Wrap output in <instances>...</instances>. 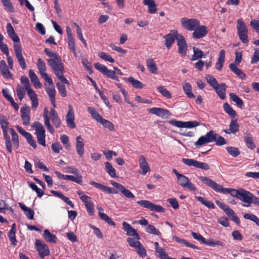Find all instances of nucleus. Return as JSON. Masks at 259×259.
Returning a JSON list of instances; mask_svg holds the SVG:
<instances>
[{"label":"nucleus","instance_id":"nucleus-50","mask_svg":"<svg viewBox=\"0 0 259 259\" xmlns=\"http://www.w3.org/2000/svg\"><path fill=\"white\" fill-rule=\"evenodd\" d=\"M226 150L227 152L232 156L234 157H236L240 154V152L238 148L233 147V146H229L226 148Z\"/></svg>","mask_w":259,"mask_h":259},{"label":"nucleus","instance_id":"nucleus-32","mask_svg":"<svg viewBox=\"0 0 259 259\" xmlns=\"http://www.w3.org/2000/svg\"><path fill=\"white\" fill-rule=\"evenodd\" d=\"M44 238L47 242L56 244L57 241V237L55 235L52 234L48 229H45L44 231Z\"/></svg>","mask_w":259,"mask_h":259},{"label":"nucleus","instance_id":"nucleus-54","mask_svg":"<svg viewBox=\"0 0 259 259\" xmlns=\"http://www.w3.org/2000/svg\"><path fill=\"white\" fill-rule=\"evenodd\" d=\"M204 244L207 245L211 247H214L216 245L223 246V243L219 240H214L212 239L206 240L205 239Z\"/></svg>","mask_w":259,"mask_h":259},{"label":"nucleus","instance_id":"nucleus-40","mask_svg":"<svg viewBox=\"0 0 259 259\" xmlns=\"http://www.w3.org/2000/svg\"><path fill=\"white\" fill-rule=\"evenodd\" d=\"M196 199L202 204L210 209H214L215 205L213 203L210 201L207 200L206 198L201 196H195Z\"/></svg>","mask_w":259,"mask_h":259},{"label":"nucleus","instance_id":"nucleus-64","mask_svg":"<svg viewBox=\"0 0 259 259\" xmlns=\"http://www.w3.org/2000/svg\"><path fill=\"white\" fill-rule=\"evenodd\" d=\"M250 25L256 32H259V20L252 19L250 21Z\"/></svg>","mask_w":259,"mask_h":259},{"label":"nucleus","instance_id":"nucleus-53","mask_svg":"<svg viewBox=\"0 0 259 259\" xmlns=\"http://www.w3.org/2000/svg\"><path fill=\"white\" fill-rule=\"evenodd\" d=\"M206 79L207 82L213 88H214L216 86H218L220 84L217 79L212 75H207L206 76Z\"/></svg>","mask_w":259,"mask_h":259},{"label":"nucleus","instance_id":"nucleus-15","mask_svg":"<svg viewBox=\"0 0 259 259\" xmlns=\"http://www.w3.org/2000/svg\"><path fill=\"white\" fill-rule=\"evenodd\" d=\"M67 126L71 128H75L76 124L74 121L75 115L73 106L68 105V111L65 117Z\"/></svg>","mask_w":259,"mask_h":259},{"label":"nucleus","instance_id":"nucleus-5","mask_svg":"<svg viewBox=\"0 0 259 259\" xmlns=\"http://www.w3.org/2000/svg\"><path fill=\"white\" fill-rule=\"evenodd\" d=\"M237 29L240 40L243 44H247L249 41L247 35L248 29L245 23L241 19H239L237 21Z\"/></svg>","mask_w":259,"mask_h":259},{"label":"nucleus","instance_id":"nucleus-9","mask_svg":"<svg viewBox=\"0 0 259 259\" xmlns=\"http://www.w3.org/2000/svg\"><path fill=\"white\" fill-rule=\"evenodd\" d=\"M182 161L184 164L188 166H193L195 167L204 170H208L210 169V166L207 163L197 161L193 159L183 158Z\"/></svg>","mask_w":259,"mask_h":259},{"label":"nucleus","instance_id":"nucleus-57","mask_svg":"<svg viewBox=\"0 0 259 259\" xmlns=\"http://www.w3.org/2000/svg\"><path fill=\"white\" fill-rule=\"evenodd\" d=\"M98 56L103 60L108 61L110 63L114 62V59L111 57V55L105 52H100L98 54Z\"/></svg>","mask_w":259,"mask_h":259},{"label":"nucleus","instance_id":"nucleus-16","mask_svg":"<svg viewBox=\"0 0 259 259\" xmlns=\"http://www.w3.org/2000/svg\"><path fill=\"white\" fill-rule=\"evenodd\" d=\"M198 179L204 184L212 189L214 191L219 192L222 185L218 184L209 178L207 177L199 176Z\"/></svg>","mask_w":259,"mask_h":259},{"label":"nucleus","instance_id":"nucleus-3","mask_svg":"<svg viewBox=\"0 0 259 259\" xmlns=\"http://www.w3.org/2000/svg\"><path fill=\"white\" fill-rule=\"evenodd\" d=\"M88 111L94 119L101 124L105 128H108L110 131L114 130V125L113 123L109 120L104 119L94 107H89L88 108Z\"/></svg>","mask_w":259,"mask_h":259},{"label":"nucleus","instance_id":"nucleus-62","mask_svg":"<svg viewBox=\"0 0 259 259\" xmlns=\"http://www.w3.org/2000/svg\"><path fill=\"white\" fill-rule=\"evenodd\" d=\"M60 140L61 142L63 144L65 147L67 149H70V144L69 143V138L66 135H63L61 136Z\"/></svg>","mask_w":259,"mask_h":259},{"label":"nucleus","instance_id":"nucleus-33","mask_svg":"<svg viewBox=\"0 0 259 259\" xmlns=\"http://www.w3.org/2000/svg\"><path fill=\"white\" fill-rule=\"evenodd\" d=\"M225 60V51L224 50H221L219 53V58L215 63V67L218 70H221L222 69Z\"/></svg>","mask_w":259,"mask_h":259},{"label":"nucleus","instance_id":"nucleus-28","mask_svg":"<svg viewBox=\"0 0 259 259\" xmlns=\"http://www.w3.org/2000/svg\"><path fill=\"white\" fill-rule=\"evenodd\" d=\"M244 138V142L248 149L253 150L256 147L255 144L253 140L252 136L249 133H245Z\"/></svg>","mask_w":259,"mask_h":259},{"label":"nucleus","instance_id":"nucleus-21","mask_svg":"<svg viewBox=\"0 0 259 259\" xmlns=\"http://www.w3.org/2000/svg\"><path fill=\"white\" fill-rule=\"evenodd\" d=\"M208 33L207 28L205 25H200L197 27L192 33V36L196 39H200L203 38Z\"/></svg>","mask_w":259,"mask_h":259},{"label":"nucleus","instance_id":"nucleus-7","mask_svg":"<svg viewBox=\"0 0 259 259\" xmlns=\"http://www.w3.org/2000/svg\"><path fill=\"white\" fill-rule=\"evenodd\" d=\"M217 137V134L213 131H210L205 136L200 137L195 142L194 145L196 146H201L205 144L214 142L215 138Z\"/></svg>","mask_w":259,"mask_h":259},{"label":"nucleus","instance_id":"nucleus-58","mask_svg":"<svg viewBox=\"0 0 259 259\" xmlns=\"http://www.w3.org/2000/svg\"><path fill=\"white\" fill-rule=\"evenodd\" d=\"M136 251L139 256L144 257L147 255L146 249L144 248L143 245L141 243V245H138L136 248Z\"/></svg>","mask_w":259,"mask_h":259},{"label":"nucleus","instance_id":"nucleus-18","mask_svg":"<svg viewBox=\"0 0 259 259\" xmlns=\"http://www.w3.org/2000/svg\"><path fill=\"white\" fill-rule=\"evenodd\" d=\"M14 48L16 56L18 59V62L21 68L23 70L25 69L26 68V64L25 62V60L22 56L21 45H19L18 44L14 45Z\"/></svg>","mask_w":259,"mask_h":259},{"label":"nucleus","instance_id":"nucleus-48","mask_svg":"<svg viewBox=\"0 0 259 259\" xmlns=\"http://www.w3.org/2000/svg\"><path fill=\"white\" fill-rule=\"evenodd\" d=\"M50 87L46 89V92L49 97L50 99L55 98L56 96V90L55 87L53 84V82L52 83H49Z\"/></svg>","mask_w":259,"mask_h":259},{"label":"nucleus","instance_id":"nucleus-13","mask_svg":"<svg viewBox=\"0 0 259 259\" xmlns=\"http://www.w3.org/2000/svg\"><path fill=\"white\" fill-rule=\"evenodd\" d=\"M37 67L41 77L48 83H52V79L49 76L48 73L46 72V64L41 58H39L37 60Z\"/></svg>","mask_w":259,"mask_h":259},{"label":"nucleus","instance_id":"nucleus-10","mask_svg":"<svg viewBox=\"0 0 259 259\" xmlns=\"http://www.w3.org/2000/svg\"><path fill=\"white\" fill-rule=\"evenodd\" d=\"M137 203L141 206L148 208L151 211L163 212L164 209L159 205L155 204L149 200H140L137 201Z\"/></svg>","mask_w":259,"mask_h":259},{"label":"nucleus","instance_id":"nucleus-12","mask_svg":"<svg viewBox=\"0 0 259 259\" xmlns=\"http://www.w3.org/2000/svg\"><path fill=\"white\" fill-rule=\"evenodd\" d=\"M177 180L178 184L181 187L187 188L190 191H196L197 188L189 181L187 177L181 174L177 178Z\"/></svg>","mask_w":259,"mask_h":259},{"label":"nucleus","instance_id":"nucleus-41","mask_svg":"<svg viewBox=\"0 0 259 259\" xmlns=\"http://www.w3.org/2000/svg\"><path fill=\"white\" fill-rule=\"evenodd\" d=\"M223 108L225 112L231 117L235 118L237 116L236 111L228 103H225L224 104Z\"/></svg>","mask_w":259,"mask_h":259},{"label":"nucleus","instance_id":"nucleus-11","mask_svg":"<svg viewBox=\"0 0 259 259\" xmlns=\"http://www.w3.org/2000/svg\"><path fill=\"white\" fill-rule=\"evenodd\" d=\"M36 249L38 252L40 257L44 259L46 256L50 254V249L47 244L41 240L36 239L35 242Z\"/></svg>","mask_w":259,"mask_h":259},{"label":"nucleus","instance_id":"nucleus-45","mask_svg":"<svg viewBox=\"0 0 259 259\" xmlns=\"http://www.w3.org/2000/svg\"><path fill=\"white\" fill-rule=\"evenodd\" d=\"M127 80L133 85V86L137 89H142L144 84L139 80L135 79L133 77H130L127 78Z\"/></svg>","mask_w":259,"mask_h":259},{"label":"nucleus","instance_id":"nucleus-47","mask_svg":"<svg viewBox=\"0 0 259 259\" xmlns=\"http://www.w3.org/2000/svg\"><path fill=\"white\" fill-rule=\"evenodd\" d=\"M10 132L12 136V139L14 147L17 149L18 148L19 145L18 135L13 128H11Z\"/></svg>","mask_w":259,"mask_h":259},{"label":"nucleus","instance_id":"nucleus-6","mask_svg":"<svg viewBox=\"0 0 259 259\" xmlns=\"http://www.w3.org/2000/svg\"><path fill=\"white\" fill-rule=\"evenodd\" d=\"M32 127L35 130L37 142L39 144L46 146V131L41 123L35 121L33 123Z\"/></svg>","mask_w":259,"mask_h":259},{"label":"nucleus","instance_id":"nucleus-38","mask_svg":"<svg viewBox=\"0 0 259 259\" xmlns=\"http://www.w3.org/2000/svg\"><path fill=\"white\" fill-rule=\"evenodd\" d=\"M229 68L231 71L234 72L241 79H245L246 78V75L244 73L241 69L236 66L235 63H231L229 64Z\"/></svg>","mask_w":259,"mask_h":259},{"label":"nucleus","instance_id":"nucleus-1","mask_svg":"<svg viewBox=\"0 0 259 259\" xmlns=\"http://www.w3.org/2000/svg\"><path fill=\"white\" fill-rule=\"evenodd\" d=\"M219 193L230 194L232 196L236 197L242 202L245 203L246 204H243L244 207H249L251 204H253L259 207V198L243 188L239 189L226 188L222 186Z\"/></svg>","mask_w":259,"mask_h":259},{"label":"nucleus","instance_id":"nucleus-17","mask_svg":"<svg viewBox=\"0 0 259 259\" xmlns=\"http://www.w3.org/2000/svg\"><path fill=\"white\" fill-rule=\"evenodd\" d=\"M179 35L180 34H178V31L172 30L170 33L164 36L165 45L168 49H170L172 45L175 42V40H177V38Z\"/></svg>","mask_w":259,"mask_h":259},{"label":"nucleus","instance_id":"nucleus-43","mask_svg":"<svg viewBox=\"0 0 259 259\" xmlns=\"http://www.w3.org/2000/svg\"><path fill=\"white\" fill-rule=\"evenodd\" d=\"M229 96L231 99L236 103L238 107L242 108L244 105L243 100L234 93H230Z\"/></svg>","mask_w":259,"mask_h":259},{"label":"nucleus","instance_id":"nucleus-31","mask_svg":"<svg viewBox=\"0 0 259 259\" xmlns=\"http://www.w3.org/2000/svg\"><path fill=\"white\" fill-rule=\"evenodd\" d=\"M239 125L237 122V119H232L229 125V129L224 130V132L228 134L231 133L235 134L238 132Z\"/></svg>","mask_w":259,"mask_h":259},{"label":"nucleus","instance_id":"nucleus-19","mask_svg":"<svg viewBox=\"0 0 259 259\" xmlns=\"http://www.w3.org/2000/svg\"><path fill=\"white\" fill-rule=\"evenodd\" d=\"M111 184L116 188L118 189L122 194L126 198L129 199H133L135 198V195L129 190L126 189L122 185L116 182L111 181Z\"/></svg>","mask_w":259,"mask_h":259},{"label":"nucleus","instance_id":"nucleus-24","mask_svg":"<svg viewBox=\"0 0 259 259\" xmlns=\"http://www.w3.org/2000/svg\"><path fill=\"white\" fill-rule=\"evenodd\" d=\"M20 111L23 124L25 125H29L30 121L29 107L26 106H23L21 107Z\"/></svg>","mask_w":259,"mask_h":259},{"label":"nucleus","instance_id":"nucleus-23","mask_svg":"<svg viewBox=\"0 0 259 259\" xmlns=\"http://www.w3.org/2000/svg\"><path fill=\"white\" fill-rule=\"evenodd\" d=\"M90 184L95 188L99 189L104 192H107L110 194H117L118 191L115 189L109 187L108 186H104L100 183H98L93 181L90 182Z\"/></svg>","mask_w":259,"mask_h":259},{"label":"nucleus","instance_id":"nucleus-34","mask_svg":"<svg viewBox=\"0 0 259 259\" xmlns=\"http://www.w3.org/2000/svg\"><path fill=\"white\" fill-rule=\"evenodd\" d=\"M83 202L84 203L87 211L89 214L91 216L93 215L95 213V208L92 198L89 197L88 199L83 201Z\"/></svg>","mask_w":259,"mask_h":259},{"label":"nucleus","instance_id":"nucleus-8","mask_svg":"<svg viewBox=\"0 0 259 259\" xmlns=\"http://www.w3.org/2000/svg\"><path fill=\"white\" fill-rule=\"evenodd\" d=\"M182 27L189 31H194L197 27L199 26L200 21L195 18L188 19L183 18L181 19Z\"/></svg>","mask_w":259,"mask_h":259},{"label":"nucleus","instance_id":"nucleus-42","mask_svg":"<svg viewBox=\"0 0 259 259\" xmlns=\"http://www.w3.org/2000/svg\"><path fill=\"white\" fill-rule=\"evenodd\" d=\"M144 4L148 6L149 13L154 14L156 12V6L153 0H144Z\"/></svg>","mask_w":259,"mask_h":259},{"label":"nucleus","instance_id":"nucleus-29","mask_svg":"<svg viewBox=\"0 0 259 259\" xmlns=\"http://www.w3.org/2000/svg\"><path fill=\"white\" fill-rule=\"evenodd\" d=\"M16 225L15 223H14L11 230L9 231L8 236L11 241L12 244L14 246H16L17 245V241L16 238Z\"/></svg>","mask_w":259,"mask_h":259},{"label":"nucleus","instance_id":"nucleus-60","mask_svg":"<svg viewBox=\"0 0 259 259\" xmlns=\"http://www.w3.org/2000/svg\"><path fill=\"white\" fill-rule=\"evenodd\" d=\"M56 85L60 95L62 97H65L67 96V91L65 86L64 84H61L60 83H57Z\"/></svg>","mask_w":259,"mask_h":259},{"label":"nucleus","instance_id":"nucleus-46","mask_svg":"<svg viewBox=\"0 0 259 259\" xmlns=\"http://www.w3.org/2000/svg\"><path fill=\"white\" fill-rule=\"evenodd\" d=\"M146 232L148 233L153 234L159 237H161V233L154 226L149 225L146 229Z\"/></svg>","mask_w":259,"mask_h":259},{"label":"nucleus","instance_id":"nucleus-4","mask_svg":"<svg viewBox=\"0 0 259 259\" xmlns=\"http://www.w3.org/2000/svg\"><path fill=\"white\" fill-rule=\"evenodd\" d=\"M94 67L104 75L116 81H119L118 77L116 75V74L120 75H123L120 69H117V71L111 70L109 69L105 65L99 63H95Z\"/></svg>","mask_w":259,"mask_h":259},{"label":"nucleus","instance_id":"nucleus-25","mask_svg":"<svg viewBox=\"0 0 259 259\" xmlns=\"http://www.w3.org/2000/svg\"><path fill=\"white\" fill-rule=\"evenodd\" d=\"M75 147L77 154L80 157H82L84 153V144L83 139L80 136L76 137Z\"/></svg>","mask_w":259,"mask_h":259},{"label":"nucleus","instance_id":"nucleus-49","mask_svg":"<svg viewBox=\"0 0 259 259\" xmlns=\"http://www.w3.org/2000/svg\"><path fill=\"white\" fill-rule=\"evenodd\" d=\"M194 54L192 56V60H197L201 59L203 57V53L199 48L193 47Z\"/></svg>","mask_w":259,"mask_h":259},{"label":"nucleus","instance_id":"nucleus-51","mask_svg":"<svg viewBox=\"0 0 259 259\" xmlns=\"http://www.w3.org/2000/svg\"><path fill=\"white\" fill-rule=\"evenodd\" d=\"M16 91L18 99L20 101H22L25 97V89L20 84H18L16 88Z\"/></svg>","mask_w":259,"mask_h":259},{"label":"nucleus","instance_id":"nucleus-56","mask_svg":"<svg viewBox=\"0 0 259 259\" xmlns=\"http://www.w3.org/2000/svg\"><path fill=\"white\" fill-rule=\"evenodd\" d=\"M74 25L76 27V33L79 39L81 41L84 46L87 47V44L82 34V30L81 28L76 23H74Z\"/></svg>","mask_w":259,"mask_h":259},{"label":"nucleus","instance_id":"nucleus-63","mask_svg":"<svg viewBox=\"0 0 259 259\" xmlns=\"http://www.w3.org/2000/svg\"><path fill=\"white\" fill-rule=\"evenodd\" d=\"M3 5L10 12H13L14 8L10 0H1Z\"/></svg>","mask_w":259,"mask_h":259},{"label":"nucleus","instance_id":"nucleus-55","mask_svg":"<svg viewBox=\"0 0 259 259\" xmlns=\"http://www.w3.org/2000/svg\"><path fill=\"white\" fill-rule=\"evenodd\" d=\"M157 90L160 92L164 97L167 99H170L171 95L170 92L162 86H159L157 87Z\"/></svg>","mask_w":259,"mask_h":259},{"label":"nucleus","instance_id":"nucleus-20","mask_svg":"<svg viewBox=\"0 0 259 259\" xmlns=\"http://www.w3.org/2000/svg\"><path fill=\"white\" fill-rule=\"evenodd\" d=\"M177 45L179 49V53L183 56L187 54V44L184 36L180 34L177 38Z\"/></svg>","mask_w":259,"mask_h":259},{"label":"nucleus","instance_id":"nucleus-44","mask_svg":"<svg viewBox=\"0 0 259 259\" xmlns=\"http://www.w3.org/2000/svg\"><path fill=\"white\" fill-rule=\"evenodd\" d=\"M105 165L106 171L110 175V176L111 178L117 177L116 170L115 168L112 166L111 164L109 162H106L105 163Z\"/></svg>","mask_w":259,"mask_h":259},{"label":"nucleus","instance_id":"nucleus-39","mask_svg":"<svg viewBox=\"0 0 259 259\" xmlns=\"http://www.w3.org/2000/svg\"><path fill=\"white\" fill-rule=\"evenodd\" d=\"M183 89L184 93L188 98L191 99L195 98V95L192 93V87L190 83H184L183 85Z\"/></svg>","mask_w":259,"mask_h":259},{"label":"nucleus","instance_id":"nucleus-36","mask_svg":"<svg viewBox=\"0 0 259 259\" xmlns=\"http://www.w3.org/2000/svg\"><path fill=\"white\" fill-rule=\"evenodd\" d=\"M97 208L99 210V215L101 219L105 221L110 226H115V222L107 214L101 212V211L103 210V209L102 207H98Z\"/></svg>","mask_w":259,"mask_h":259},{"label":"nucleus","instance_id":"nucleus-2","mask_svg":"<svg viewBox=\"0 0 259 259\" xmlns=\"http://www.w3.org/2000/svg\"><path fill=\"white\" fill-rule=\"evenodd\" d=\"M49 65L53 70L54 74L62 82L66 84L70 85L69 81L64 76V66L62 59L59 56L55 59H48Z\"/></svg>","mask_w":259,"mask_h":259},{"label":"nucleus","instance_id":"nucleus-30","mask_svg":"<svg viewBox=\"0 0 259 259\" xmlns=\"http://www.w3.org/2000/svg\"><path fill=\"white\" fill-rule=\"evenodd\" d=\"M226 84L225 83H221L213 88L220 98L223 100L226 98Z\"/></svg>","mask_w":259,"mask_h":259},{"label":"nucleus","instance_id":"nucleus-26","mask_svg":"<svg viewBox=\"0 0 259 259\" xmlns=\"http://www.w3.org/2000/svg\"><path fill=\"white\" fill-rule=\"evenodd\" d=\"M139 166L142 170L141 174L144 176L150 170V167L146 159L143 155H140L139 157Z\"/></svg>","mask_w":259,"mask_h":259},{"label":"nucleus","instance_id":"nucleus-59","mask_svg":"<svg viewBox=\"0 0 259 259\" xmlns=\"http://www.w3.org/2000/svg\"><path fill=\"white\" fill-rule=\"evenodd\" d=\"M127 241L129 244V245L132 247L136 248L138 245H141V242L139 241V240H137L134 238L129 237L127 239Z\"/></svg>","mask_w":259,"mask_h":259},{"label":"nucleus","instance_id":"nucleus-22","mask_svg":"<svg viewBox=\"0 0 259 259\" xmlns=\"http://www.w3.org/2000/svg\"><path fill=\"white\" fill-rule=\"evenodd\" d=\"M122 226L124 231L126 232L127 235L134 236L137 240L140 239V237L137 230L133 228L128 223L126 222H123L122 223Z\"/></svg>","mask_w":259,"mask_h":259},{"label":"nucleus","instance_id":"nucleus-52","mask_svg":"<svg viewBox=\"0 0 259 259\" xmlns=\"http://www.w3.org/2000/svg\"><path fill=\"white\" fill-rule=\"evenodd\" d=\"M29 187L34 191L36 192L38 197H41L44 194V191L40 188H38L37 185L33 182L29 184Z\"/></svg>","mask_w":259,"mask_h":259},{"label":"nucleus","instance_id":"nucleus-61","mask_svg":"<svg viewBox=\"0 0 259 259\" xmlns=\"http://www.w3.org/2000/svg\"><path fill=\"white\" fill-rule=\"evenodd\" d=\"M200 123L196 120L184 122V127L193 128L200 125Z\"/></svg>","mask_w":259,"mask_h":259},{"label":"nucleus","instance_id":"nucleus-14","mask_svg":"<svg viewBox=\"0 0 259 259\" xmlns=\"http://www.w3.org/2000/svg\"><path fill=\"white\" fill-rule=\"evenodd\" d=\"M150 113L155 114L158 117L166 119L171 116L170 112L166 109L158 107H153L148 109Z\"/></svg>","mask_w":259,"mask_h":259},{"label":"nucleus","instance_id":"nucleus-27","mask_svg":"<svg viewBox=\"0 0 259 259\" xmlns=\"http://www.w3.org/2000/svg\"><path fill=\"white\" fill-rule=\"evenodd\" d=\"M43 117L44 119V124L47 128L52 134H53L55 132V130L50 123V118L49 116V110L47 107H45L44 109Z\"/></svg>","mask_w":259,"mask_h":259},{"label":"nucleus","instance_id":"nucleus-35","mask_svg":"<svg viewBox=\"0 0 259 259\" xmlns=\"http://www.w3.org/2000/svg\"><path fill=\"white\" fill-rule=\"evenodd\" d=\"M146 66L149 71L153 74H157L158 73V68L153 59H148L146 61Z\"/></svg>","mask_w":259,"mask_h":259},{"label":"nucleus","instance_id":"nucleus-37","mask_svg":"<svg viewBox=\"0 0 259 259\" xmlns=\"http://www.w3.org/2000/svg\"><path fill=\"white\" fill-rule=\"evenodd\" d=\"M0 70L2 75L5 77L9 78L11 77V74L9 70L8 66L5 60H1L0 62Z\"/></svg>","mask_w":259,"mask_h":259}]
</instances>
